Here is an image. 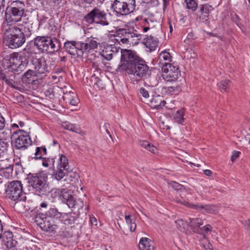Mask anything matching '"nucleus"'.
Here are the masks:
<instances>
[{
	"mask_svg": "<svg viewBox=\"0 0 250 250\" xmlns=\"http://www.w3.org/2000/svg\"><path fill=\"white\" fill-rule=\"evenodd\" d=\"M27 64L28 62H21V63L18 66L17 68L18 71H22L24 70L27 66Z\"/></svg>",
	"mask_w": 250,
	"mask_h": 250,
	"instance_id": "49",
	"label": "nucleus"
},
{
	"mask_svg": "<svg viewBox=\"0 0 250 250\" xmlns=\"http://www.w3.org/2000/svg\"><path fill=\"white\" fill-rule=\"evenodd\" d=\"M62 98L66 103H68L72 105H77L79 103V100L73 92L65 93Z\"/></svg>",
	"mask_w": 250,
	"mask_h": 250,
	"instance_id": "21",
	"label": "nucleus"
},
{
	"mask_svg": "<svg viewBox=\"0 0 250 250\" xmlns=\"http://www.w3.org/2000/svg\"><path fill=\"white\" fill-rule=\"evenodd\" d=\"M9 145L0 139V159L8 157V151Z\"/></svg>",
	"mask_w": 250,
	"mask_h": 250,
	"instance_id": "24",
	"label": "nucleus"
},
{
	"mask_svg": "<svg viewBox=\"0 0 250 250\" xmlns=\"http://www.w3.org/2000/svg\"><path fill=\"white\" fill-rule=\"evenodd\" d=\"M5 246L7 248L6 250H18L16 247L14 246V241L12 239L6 241L5 243Z\"/></svg>",
	"mask_w": 250,
	"mask_h": 250,
	"instance_id": "44",
	"label": "nucleus"
},
{
	"mask_svg": "<svg viewBox=\"0 0 250 250\" xmlns=\"http://www.w3.org/2000/svg\"><path fill=\"white\" fill-rule=\"evenodd\" d=\"M109 125L106 124V123H105L104 125V129L105 130V132L107 133V134L109 135V136L111 138V135L109 132V131L107 129V126L108 125Z\"/></svg>",
	"mask_w": 250,
	"mask_h": 250,
	"instance_id": "58",
	"label": "nucleus"
},
{
	"mask_svg": "<svg viewBox=\"0 0 250 250\" xmlns=\"http://www.w3.org/2000/svg\"><path fill=\"white\" fill-rule=\"evenodd\" d=\"M185 2L188 9L192 11H194L196 10L198 4L195 0H186Z\"/></svg>",
	"mask_w": 250,
	"mask_h": 250,
	"instance_id": "38",
	"label": "nucleus"
},
{
	"mask_svg": "<svg viewBox=\"0 0 250 250\" xmlns=\"http://www.w3.org/2000/svg\"><path fill=\"white\" fill-rule=\"evenodd\" d=\"M51 2L54 3L55 4L58 5L59 4L61 1L62 0H49Z\"/></svg>",
	"mask_w": 250,
	"mask_h": 250,
	"instance_id": "62",
	"label": "nucleus"
},
{
	"mask_svg": "<svg viewBox=\"0 0 250 250\" xmlns=\"http://www.w3.org/2000/svg\"><path fill=\"white\" fill-rule=\"evenodd\" d=\"M135 7V0H114L111 5L113 11L121 16H126L133 13Z\"/></svg>",
	"mask_w": 250,
	"mask_h": 250,
	"instance_id": "10",
	"label": "nucleus"
},
{
	"mask_svg": "<svg viewBox=\"0 0 250 250\" xmlns=\"http://www.w3.org/2000/svg\"><path fill=\"white\" fill-rule=\"evenodd\" d=\"M5 193L8 198L14 201H25L26 198L25 194L23 191L21 182L19 180L8 182Z\"/></svg>",
	"mask_w": 250,
	"mask_h": 250,
	"instance_id": "9",
	"label": "nucleus"
},
{
	"mask_svg": "<svg viewBox=\"0 0 250 250\" xmlns=\"http://www.w3.org/2000/svg\"><path fill=\"white\" fill-rule=\"evenodd\" d=\"M11 144L16 149L24 150L32 145L28 133L22 129L14 131L11 135Z\"/></svg>",
	"mask_w": 250,
	"mask_h": 250,
	"instance_id": "7",
	"label": "nucleus"
},
{
	"mask_svg": "<svg viewBox=\"0 0 250 250\" xmlns=\"http://www.w3.org/2000/svg\"><path fill=\"white\" fill-rule=\"evenodd\" d=\"M139 248L140 250H154L153 242L146 237H143L141 239Z\"/></svg>",
	"mask_w": 250,
	"mask_h": 250,
	"instance_id": "19",
	"label": "nucleus"
},
{
	"mask_svg": "<svg viewBox=\"0 0 250 250\" xmlns=\"http://www.w3.org/2000/svg\"><path fill=\"white\" fill-rule=\"evenodd\" d=\"M57 169H61L65 171H68L69 165L67 158L63 155H61L58 160V165Z\"/></svg>",
	"mask_w": 250,
	"mask_h": 250,
	"instance_id": "23",
	"label": "nucleus"
},
{
	"mask_svg": "<svg viewBox=\"0 0 250 250\" xmlns=\"http://www.w3.org/2000/svg\"><path fill=\"white\" fill-rule=\"evenodd\" d=\"M64 203H65L69 208H77L80 213H81V211L83 210L84 206L83 202L82 199H79L76 201L74 200L73 197H72Z\"/></svg>",
	"mask_w": 250,
	"mask_h": 250,
	"instance_id": "17",
	"label": "nucleus"
},
{
	"mask_svg": "<svg viewBox=\"0 0 250 250\" xmlns=\"http://www.w3.org/2000/svg\"><path fill=\"white\" fill-rule=\"evenodd\" d=\"M35 160H41L43 159V155L40 147H37L34 153V156L32 157Z\"/></svg>",
	"mask_w": 250,
	"mask_h": 250,
	"instance_id": "43",
	"label": "nucleus"
},
{
	"mask_svg": "<svg viewBox=\"0 0 250 250\" xmlns=\"http://www.w3.org/2000/svg\"><path fill=\"white\" fill-rule=\"evenodd\" d=\"M231 82L229 80H222L219 83H218L217 86L222 92L227 91V89L230 85Z\"/></svg>",
	"mask_w": 250,
	"mask_h": 250,
	"instance_id": "34",
	"label": "nucleus"
},
{
	"mask_svg": "<svg viewBox=\"0 0 250 250\" xmlns=\"http://www.w3.org/2000/svg\"><path fill=\"white\" fill-rule=\"evenodd\" d=\"M103 56L106 60L110 61L113 58V53H108V51L106 50L103 52Z\"/></svg>",
	"mask_w": 250,
	"mask_h": 250,
	"instance_id": "50",
	"label": "nucleus"
},
{
	"mask_svg": "<svg viewBox=\"0 0 250 250\" xmlns=\"http://www.w3.org/2000/svg\"><path fill=\"white\" fill-rule=\"evenodd\" d=\"M189 221L193 231L197 233H201L202 230L200 227L203 224V220L200 218H190Z\"/></svg>",
	"mask_w": 250,
	"mask_h": 250,
	"instance_id": "20",
	"label": "nucleus"
},
{
	"mask_svg": "<svg viewBox=\"0 0 250 250\" xmlns=\"http://www.w3.org/2000/svg\"><path fill=\"white\" fill-rule=\"evenodd\" d=\"M40 206L43 208H46L48 206V204L46 202H42Z\"/></svg>",
	"mask_w": 250,
	"mask_h": 250,
	"instance_id": "64",
	"label": "nucleus"
},
{
	"mask_svg": "<svg viewBox=\"0 0 250 250\" xmlns=\"http://www.w3.org/2000/svg\"><path fill=\"white\" fill-rule=\"evenodd\" d=\"M62 127L72 132L79 133L80 132V128L79 125L71 124L68 122H65L62 124Z\"/></svg>",
	"mask_w": 250,
	"mask_h": 250,
	"instance_id": "29",
	"label": "nucleus"
},
{
	"mask_svg": "<svg viewBox=\"0 0 250 250\" xmlns=\"http://www.w3.org/2000/svg\"><path fill=\"white\" fill-rule=\"evenodd\" d=\"M212 173L211 171L209 169H206L204 171V174L208 176H211Z\"/></svg>",
	"mask_w": 250,
	"mask_h": 250,
	"instance_id": "61",
	"label": "nucleus"
},
{
	"mask_svg": "<svg viewBox=\"0 0 250 250\" xmlns=\"http://www.w3.org/2000/svg\"><path fill=\"white\" fill-rule=\"evenodd\" d=\"M140 93L141 95L145 99H147L149 97V94L148 91L144 87H141L140 90Z\"/></svg>",
	"mask_w": 250,
	"mask_h": 250,
	"instance_id": "46",
	"label": "nucleus"
},
{
	"mask_svg": "<svg viewBox=\"0 0 250 250\" xmlns=\"http://www.w3.org/2000/svg\"><path fill=\"white\" fill-rule=\"evenodd\" d=\"M175 223L179 229L181 230L184 229L185 223L182 219L177 220L175 221Z\"/></svg>",
	"mask_w": 250,
	"mask_h": 250,
	"instance_id": "45",
	"label": "nucleus"
},
{
	"mask_svg": "<svg viewBox=\"0 0 250 250\" xmlns=\"http://www.w3.org/2000/svg\"><path fill=\"white\" fill-rule=\"evenodd\" d=\"M61 221L65 225L71 226L75 223L77 217L74 213H62L56 208H50L45 213H38L34 220L36 224L45 231L54 232L58 228V223Z\"/></svg>",
	"mask_w": 250,
	"mask_h": 250,
	"instance_id": "1",
	"label": "nucleus"
},
{
	"mask_svg": "<svg viewBox=\"0 0 250 250\" xmlns=\"http://www.w3.org/2000/svg\"><path fill=\"white\" fill-rule=\"evenodd\" d=\"M245 227L247 231L250 233V218L245 221Z\"/></svg>",
	"mask_w": 250,
	"mask_h": 250,
	"instance_id": "54",
	"label": "nucleus"
},
{
	"mask_svg": "<svg viewBox=\"0 0 250 250\" xmlns=\"http://www.w3.org/2000/svg\"><path fill=\"white\" fill-rule=\"evenodd\" d=\"M171 57L169 52L167 51H162L159 55V59L160 62L164 61H171Z\"/></svg>",
	"mask_w": 250,
	"mask_h": 250,
	"instance_id": "42",
	"label": "nucleus"
},
{
	"mask_svg": "<svg viewBox=\"0 0 250 250\" xmlns=\"http://www.w3.org/2000/svg\"><path fill=\"white\" fill-rule=\"evenodd\" d=\"M38 17L39 21V26L42 25L47 19V18L46 17H42V18L41 17H40L39 16H38Z\"/></svg>",
	"mask_w": 250,
	"mask_h": 250,
	"instance_id": "55",
	"label": "nucleus"
},
{
	"mask_svg": "<svg viewBox=\"0 0 250 250\" xmlns=\"http://www.w3.org/2000/svg\"><path fill=\"white\" fill-rule=\"evenodd\" d=\"M3 135L0 136L1 138H7L11 133V130L9 128H4L0 132Z\"/></svg>",
	"mask_w": 250,
	"mask_h": 250,
	"instance_id": "48",
	"label": "nucleus"
},
{
	"mask_svg": "<svg viewBox=\"0 0 250 250\" xmlns=\"http://www.w3.org/2000/svg\"><path fill=\"white\" fill-rule=\"evenodd\" d=\"M143 42L146 47L149 49L150 51L155 50L158 45L157 39L151 36L146 37Z\"/></svg>",
	"mask_w": 250,
	"mask_h": 250,
	"instance_id": "18",
	"label": "nucleus"
},
{
	"mask_svg": "<svg viewBox=\"0 0 250 250\" xmlns=\"http://www.w3.org/2000/svg\"><path fill=\"white\" fill-rule=\"evenodd\" d=\"M33 68L39 79H42L49 72V68L44 57L32 61Z\"/></svg>",
	"mask_w": 250,
	"mask_h": 250,
	"instance_id": "14",
	"label": "nucleus"
},
{
	"mask_svg": "<svg viewBox=\"0 0 250 250\" xmlns=\"http://www.w3.org/2000/svg\"><path fill=\"white\" fill-rule=\"evenodd\" d=\"M34 45L39 50L49 54L59 51L61 47L59 40L49 36H37L34 39Z\"/></svg>",
	"mask_w": 250,
	"mask_h": 250,
	"instance_id": "4",
	"label": "nucleus"
},
{
	"mask_svg": "<svg viewBox=\"0 0 250 250\" xmlns=\"http://www.w3.org/2000/svg\"><path fill=\"white\" fill-rule=\"evenodd\" d=\"M188 206L193 209L203 212H207L208 213H215L218 211V208L214 205H202L200 204H193L187 203Z\"/></svg>",
	"mask_w": 250,
	"mask_h": 250,
	"instance_id": "15",
	"label": "nucleus"
},
{
	"mask_svg": "<svg viewBox=\"0 0 250 250\" xmlns=\"http://www.w3.org/2000/svg\"><path fill=\"white\" fill-rule=\"evenodd\" d=\"M172 186L176 190L181 189V188L182 187V186L181 185L175 182H172Z\"/></svg>",
	"mask_w": 250,
	"mask_h": 250,
	"instance_id": "53",
	"label": "nucleus"
},
{
	"mask_svg": "<svg viewBox=\"0 0 250 250\" xmlns=\"http://www.w3.org/2000/svg\"><path fill=\"white\" fill-rule=\"evenodd\" d=\"M140 58L136 53L132 50L121 49V62L117 71H126Z\"/></svg>",
	"mask_w": 250,
	"mask_h": 250,
	"instance_id": "11",
	"label": "nucleus"
},
{
	"mask_svg": "<svg viewBox=\"0 0 250 250\" xmlns=\"http://www.w3.org/2000/svg\"><path fill=\"white\" fill-rule=\"evenodd\" d=\"M110 51L112 52H113V54H115L116 52H118L119 50V48H117L115 46H113L112 45H111L110 46Z\"/></svg>",
	"mask_w": 250,
	"mask_h": 250,
	"instance_id": "57",
	"label": "nucleus"
},
{
	"mask_svg": "<svg viewBox=\"0 0 250 250\" xmlns=\"http://www.w3.org/2000/svg\"><path fill=\"white\" fill-rule=\"evenodd\" d=\"M91 81L94 83V86L99 89H102L104 88V85L101 80L98 77L92 76L91 78Z\"/></svg>",
	"mask_w": 250,
	"mask_h": 250,
	"instance_id": "36",
	"label": "nucleus"
},
{
	"mask_svg": "<svg viewBox=\"0 0 250 250\" xmlns=\"http://www.w3.org/2000/svg\"><path fill=\"white\" fill-rule=\"evenodd\" d=\"M213 9L212 7L208 4H203L200 6V15L205 18L208 17L209 12Z\"/></svg>",
	"mask_w": 250,
	"mask_h": 250,
	"instance_id": "31",
	"label": "nucleus"
},
{
	"mask_svg": "<svg viewBox=\"0 0 250 250\" xmlns=\"http://www.w3.org/2000/svg\"><path fill=\"white\" fill-rule=\"evenodd\" d=\"M161 63L162 77L165 81L174 82L181 77V72L178 67L168 62H161Z\"/></svg>",
	"mask_w": 250,
	"mask_h": 250,
	"instance_id": "13",
	"label": "nucleus"
},
{
	"mask_svg": "<svg viewBox=\"0 0 250 250\" xmlns=\"http://www.w3.org/2000/svg\"><path fill=\"white\" fill-rule=\"evenodd\" d=\"M42 165L44 167H49L53 166L55 163V160L53 158H46L43 157Z\"/></svg>",
	"mask_w": 250,
	"mask_h": 250,
	"instance_id": "40",
	"label": "nucleus"
},
{
	"mask_svg": "<svg viewBox=\"0 0 250 250\" xmlns=\"http://www.w3.org/2000/svg\"><path fill=\"white\" fill-rule=\"evenodd\" d=\"M85 44H86L87 46L86 52H89L91 50H94L98 47V42L94 40V38L89 40L87 42L85 43Z\"/></svg>",
	"mask_w": 250,
	"mask_h": 250,
	"instance_id": "37",
	"label": "nucleus"
},
{
	"mask_svg": "<svg viewBox=\"0 0 250 250\" xmlns=\"http://www.w3.org/2000/svg\"><path fill=\"white\" fill-rule=\"evenodd\" d=\"M184 109H181L177 111L174 115V118L176 122L180 124H182L184 122Z\"/></svg>",
	"mask_w": 250,
	"mask_h": 250,
	"instance_id": "33",
	"label": "nucleus"
},
{
	"mask_svg": "<svg viewBox=\"0 0 250 250\" xmlns=\"http://www.w3.org/2000/svg\"><path fill=\"white\" fill-rule=\"evenodd\" d=\"M55 193H57L58 195H60V198L62 200L63 202H65L66 200H69V199L73 197L70 194V191L65 189H62L61 190L59 189H56L55 190Z\"/></svg>",
	"mask_w": 250,
	"mask_h": 250,
	"instance_id": "26",
	"label": "nucleus"
},
{
	"mask_svg": "<svg viewBox=\"0 0 250 250\" xmlns=\"http://www.w3.org/2000/svg\"><path fill=\"white\" fill-rule=\"evenodd\" d=\"M7 77L4 73L0 76V80L5 82Z\"/></svg>",
	"mask_w": 250,
	"mask_h": 250,
	"instance_id": "63",
	"label": "nucleus"
},
{
	"mask_svg": "<svg viewBox=\"0 0 250 250\" xmlns=\"http://www.w3.org/2000/svg\"><path fill=\"white\" fill-rule=\"evenodd\" d=\"M142 35L132 32L128 28H120L116 30L115 40L120 44H136L141 40Z\"/></svg>",
	"mask_w": 250,
	"mask_h": 250,
	"instance_id": "8",
	"label": "nucleus"
},
{
	"mask_svg": "<svg viewBox=\"0 0 250 250\" xmlns=\"http://www.w3.org/2000/svg\"><path fill=\"white\" fill-rule=\"evenodd\" d=\"M201 233H198V234L203 235L204 238H206V235L210 233L212 230V228L210 225H207L203 228H201Z\"/></svg>",
	"mask_w": 250,
	"mask_h": 250,
	"instance_id": "39",
	"label": "nucleus"
},
{
	"mask_svg": "<svg viewBox=\"0 0 250 250\" xmlns=\"http://www.w3.org/2000/svg\"><path fill=\"white\" fill-rule=\"evenodd\" d=\"M25 5L24 2L20 0L13 1L6 8L5 14V20L7 23L11 24L20 21L25 12Z\"/></svg>",
	"mask_w": 250,
	"mask_h": 250,
	"instance_id": "5",
	"label": "nucleus"
},
{
	"mask_svg": "<svg viewBox=\"0 0 250 250\" xmlns=\"http://www.w3.org/2000/svg\"><path fill=\"white\" fill-rule=\"evenodd\" d=\"M240 152L239 151L234 150L232 152V156L231 157V160L234 162L238 157H239Z\"/></svg>",
	"mask_w": 250,
	"mask_h": 250,
	"instance_id": "51",
	"label": "nucleus"
},
{
	"mask_svg": "<svg viewBox=\"0 0 250 250\" xmlns=\"http://www.w3.org/2000/svg\"><path fill=\"white\" fill-rule=\"evenodd\" d=\"M24 32L16 25L5 26L3 29V41L4 43L11 49L21 47L25 42V37H29L33 30L31 25L24 28Z\"/></svg>",
	"mask_w": 250,
	"mask_h": 250,
	"instance_id": "2",
	"label": "nucleus"
},
{
	"mask_svg": "<svg viewBox=\"0 0 250 250\" xmlns=\"http://www.w3.org/2000/svg\"><path fill=\"white\" fill-rule=\"evenodd\" d=\"M38 78V76H37V74L35 71L29 69L22 76L21 80L24 83L29 84L35 83Z\"/></svg>",
	"mask_w": 250,
	"mask_h": 250,
	"instance_id": "16",
	"label": "nucleus"
},
{
	"mask_svg": "<svg viewBox=\"0 0 250 250\" xmlns=\"http://www.w3.org/2000/svg\"><path fill=\"white\" fill-rule=\"evenodd\" d=\"M75 46L77 52L76 55L78 57H82L84 52L86 51V50H87V45L85 44L84 42L75 41Z\"/></svg>",
	"mask_w": 250,
	"mask_h": 250,
	"instance_id": "25",
	"label": "nucleus"
},
{
	"mask_svg": "<svg viewBox=\"0 0 250 250\" xmlns=\"http://www.w3.org/2000/svg\"><path fill=\"white\" fill-rule=\"evenodd\" d=\"M149 68L145 61L140 58L125 72L128 75H132L137 78H147L150 75Z\"/></svg>",
	"mask_w": 250,
	"mask_h": 250,
	"instance_id": "12",
	"label": "nucleus"
},
{
	"mask_svg": "<svg viewBox=\"0 0 250 250\" xmlns=\"http://www.w3.org/2000/svg\"><path fill=\"white\" fill-rule=\"evenodd\" d=\"M5 162H8L7 158H6L5 160H0V171L2 172L3 174H4V173L7 174L5 175V176H9L10 173L12 174V173L13 166L9 164H5Z\"/></svg>",
	"mask_w": 250,
	"mask_h": 250,
	"instance_id": "22",
	"label": "nucleus"
},
{
	"mask_svg": "<svg viewBox=\"0 0 250 250\" xmlns=\"http://www.w3.org/2000/svg\"><path fill=\"white\" fill-rule=\"evenodd\" d=\"M169 0H163L164 10H165L167 5L169 4Z\"/></svg>",
	"mask_w": 250,
	"mask_h": 250,
	"instance_id": "59",
	"label": "nucleus"
},
{
	"mask_svg": "<svg viewBox=\"0 0 250 250\" xmlns=\"http://www.w3.org/2000/svg\"><path fill=\"white\" fill-rule=\"evenodd\" d=\"M67 171L61 169H57L56 172L53 175V177L58 181L61 180L66 176Z\"/></svg>",
	"mask_w": 250,
	"mask_h": 250,
	"instance_id": "35",
	"label": "nucleus"
},
{
	"mask_svg": "<svg viewBox=\"0 0 250 250\" xmlns=\"http://www.w3.org/2000/svg\"><path fill=\"white\" fill-rule=\"evenodd\" d=\"M5 3V0H0V13H2L4 11Z\"/></svg>",
	"mask_w": 250,
	"mask_h": 250,
	"instance_id": "52",
	"label": "nucleus"
},
{
	"mask_svg": "<svg viewBox=\"0 0 250 250\" xmlns=\"http://www.w3.org/2000/svg\"><path fill=\"white\" fill-rule=\"evenodd\" d=\"M139 145L153 153H155L156 151V148L147 141H141L139 142Z\"/></svg>",
	"mask_w": 250,
	"mask_h": 250,
	"instance_id": "32",
	"label": "nucleus"
},
{
	"mask_svg": "<svg viewBox=\"0 0 250 250\" xmlns=\"http://www.w3.org/2000/svg\"><path fill=\"white\" fill-rule=\"evenodd\" d=\"M41 148V150H42V154L43 155H46L47 154V150H46V147L44 146H41L40 147Z\"/></svg>",
	"mask_w": 250,
	"mask_h": 250,
	"instance_id": "60",
	"label": "nucleus"
},
{
	"mask_svg": "<svg viewBox=\"0 0 250 250\" xmlns=\"http://www.w3.org/2000/svg\"><path fill=\"white\" fill-rule=\"evenodd\" d=\"M83 19L89 24H95L102 26H107L110 24L106 12L98 7H95L86 14Z\"/></svg>",
	"mask_w": 250,
	"mask_h": 250,
	"instance_id": "6",
	"label": "nucleus"
},
{
	"mask_svg": "<svg viewBox=\"0 0 250 250\" xmlns=\"http://www.w3.org/2000/svg\"><path fill=\"white\" fill-rule=\"evenodd\" d=\"M5 82L7 85L11 86L12 88H15L16 89H18V87H17L16 86L14 85V83H15L14 81L12 79H11L10 77H7L6 80L5 81Z\"/></svg>",
	"mask_w": 250,
	"mask_h": 250,
	"instance_id": "47",
	"label": "nucleus"
},
{
	"mask_svg": "<svg viewBox=\"0 0 250 250\" xmlns=\"http://www.w3.org/2000/svg\"><path fill=\"white\" fill-rule=\"evenodd\" d=\"M89 219H90V221L92 225H97V224H96L97 220L95 217H94L93 216H90L89 217Z\"/></svg>",
	"mask_w": 250,
	"mask_h": 250,
	"instance_id": "56",
	"label": "nucleus"
},
{
	"mask_svg": "<svg viewBox=\"0 0 250 250\" xmlns=\"http://www.w3.org/2000/svg\"><path fill=\"white\" fill-rule=\"evenodd\" d=\"M125 219L127 224L129 226L130 231L134 232L136 228V224L135 222L134 218L131 215H125Z\"/></svg>",
	"mask_w": 250,
	"mask_h": 250,
	"instance_id": "30",
	"label": "nucleus"
},
{
	"mask_svg": "<svg viewBox=\"0 0 250 250\" xmlns=\"http://www.w3.org/2000/svg\"><path fill=\"white\" fill-rule=\"evenodd\" d=\"M164 90L167 94H171L172 93L178 92L180 90V85L178 84L175 85L164 87Z\"/></svg>",
	"mask_w": 250,
	"mask_h": 250,
	"instance_id": "41",
	"label": "nucleus"
},
{
	"mask_svg": "<svg viewBox=\"0 0 250 250\" xmlns=\"http://www.w3.org/2000/svg\"><path fill=\"white\" fill-rule=\"evenodd\" d=\"M151 103L154 107L157 109L165 106L166 103V101L163 100L160 95L154 97L152 99Z\"/></svg>",
	"mask_w": 250,
	"mask_h": 250,
	"instance_id": "28",
	"label": "nucleus"
},
{
	"mask_svg": "<svg viewBox=\"0 0 250 250\" xmlns=\"http://www.w3.org/2000/svg\"><path fill=\"white\" fill-rule=\"evenodd\" d=\"M28 183L36 194L42 196L46 195L50 191L48 177L46 173L41 172L30 173L28 176Z\"/></svg>",
	"mask_w": 250,
	"mask_h": 250,
	"instance_id": "3",
	"label": "nucleus"
},
{
	"mask_svg": "<svg viewBox=\"0 0 250 250\" xmlns=\"http://www.w3.org/2000/svg\"><path fill=\"white\" fill-rule=\"evenodd\" d=\"M64 47L66 51L71 55H76L75 41H67L64 43Z\"/></svg>",
	"mask_w": 250,
	"mask_h": 250,
	"instance_id": "27",
	"label": "nucleus"
}]
</instances>
